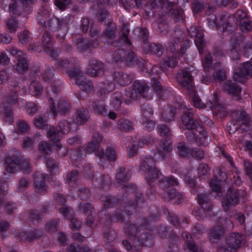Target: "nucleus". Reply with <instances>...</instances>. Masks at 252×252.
Listing matches in <instances>:
<instances>
[{
	"mask_svg": "<svg viewBox=\"0 0 252 252\" xmlns=\"http://www.w3.org/2000/svg\"><path fill=\"white\" fill-rule=\"evenodd\" d=\"M16 127L18 133H25L28 131L30 127L28 123L22 120H19L16 123Z\"/></svg>",
	"mask_w": 252,
	"mask_h": 252,
	"instance_id": "61",
	"label": "nucleus"
},
{
	"mask_svg": "<svg viewBox=\"0 0 252 252\" xmlns=\"http://www.w3.org/2000/svg\"><path fill=\"white\" fill-rule=\"evenodd\" d=\"M183 238L186 240V247L190 252H202V250L199 248L192 241L189 240L190 235L187 232H184L182 233Z\"/></svg>",
	"mask_w": 252,
	"mask_h": 252,
	"instance_id": "38",
	"label": "nucleus"
},
{
	"mask_svg": "<svg viewBox=\"0 0 252 252\" xmlns=\"http://www.w3.org/2000/svg\"><path fill=\"white\" fill-rule=\"evenodd\" d=\"M76 85L79 87L82 91L87 93L94 91V86L91 80L86 78L85 76L80 80V81H77V84Z\"/></svg>",
	"mask_w": 252,
	"mask_h": 252,
	"instance_id": "37",
	"label": "nucleus"
},
{
	"mask_svg": "<svg viewBox=\"0 0 252 252\" xmlns=\"http://www.w3.org/2000/svg\"><path fill=\"white\" fill-rule=\"evenodd\" d=\"M189 34L191 37L194 38V43L197 46L199 52L202 53V48L204 45L203 30L198 27L191 26L188 30Z\"/></svg>",
	"mask_w": 252,
	"mask_h": 252,
	"instance_id": "19",
	"label": "nucleus"
},
{
	"mask_svg": "<svg viewBox=\"0 0 252 252\" xmlns=\"http://www.w3.org/2000/svg\"><path fill=\"white\" fill-rule=\"evenodd\" d=\"M226 78V72L222 68H219L214 71L213 80L215 81L221 82Z\"/></svg>",
	"mask_w": 252,
	"mask_h": 252,
	"instance_id": "51",
	"label": "nucleus"
},
{
	"mask_svg": "<svg viewBox=\"0 0 252 252\" xmlns=\"http://www.w3.org/2000/svg\"><path fill=\"white\" fill-rule=\"evenodd\" d=\"M155 182L156 184L158 182L164 191L168 190L171 188V186H178L179 185L177 178L172 176L166 177L162 175L161 173L159 174V176H158Z\"/></svg>",
	"mask_w": 252,
	"mask_h": 252,
	"instance_id": "20",
	"label": "nucleus"
},
{
	"mask_svg": "<svg viewBox=\"0 0 252 252\" xmlns=\"http://www.w3.org/2000/svg\"><path fill=\"white\" fill-rule=\"evenodd\" d=\"M43 234L42 231L39 229H34L30 231L20 232L17 236L22 241L32 242L34 240L39 239Z\"/></svg>",
	"mask_w": 252,
	"mask_h": 252,
	"instance_id": "26",
	"label": "nucleus"
},
{
	"mask_svg": "<svg viewBox=\"0 0 252 252\" xmlns=\"http://www.w3.org/2000/svg\"><path fill=\"white\" fill-rule=\"evenodd\" d=\"M152 85L154 89L158 94L159 97L164 99L166 97L165 95V91L163 90L158 80L156 77H153L152 79Z\"/></svg>",
	"mask_w": 252,
	"mask_h": 252,
	"instance_id": "45",
	"label": "nucleus"
},
{
	"mask_svg": "<svg viewBox=\"0 0 252 252\" xmlns=\"http://www.w3.org/2000/svg\"><path fill=\"white\" fill-rule=\"evenodd\" d=\"M176 113V109L174 107H169L164 109L162 114V119L165 122H169L174 120Z\"/></svg>",
	"mask_w": 252,
	"mask_h": 252,
	"instance_id": "42",
	"label": "nucleus"
},
{
	"mask_svg": "<svg viewBox=\"0 0 252 252\" xmlns=\"http://www.w3.org/2000/svg\"><path fill=\"white\" fill-rule=\"evenodd\" d=\"M132 87L141 97H146L148 96L149 87L145 81L136 80L134 81Z\"/></svg>",
	"mask_w": 252,
	"mask_h": 252,
	"instance_id": "28",
	"label": "nucleus"
},
{
	"mask_svg": "<svg viewBox=\"0 0 252 252\" xmlns=\"http://www.w3.org/2000/svg\"><path fill=\"white\" fill-rule=\"evenodd\" d=\"M104 71L103 64L98 60L92 58L89 61L88 72L92 77L101 75Z\"/></svg>",
	"mask_w": 252,
	"mask_h": 252,
	"instance_id": "22",
	"label": "nucleus"
},
{
	"mask_svg": "<svg viewBox=\"0 0 252 252\" xmlns=\"http://www.w3.org/2000/svg\"><path fill=\"white\" fill-rule=\"evenodd\" d=\"M47 17H44L43 14L38 17L39 24L48 30H56L57 38L61 37L63 40L68 31V25L70 22V16L68 15L64 18H52L47 21Z\"/></svg>",
	"mask_w": 252,
	"mask_h": 252,
	"instance_id": "5",
	"label": "nucleus"
},
{
	"mask_svg": "<svg viewBox=\"0 0 252 252\" xmlns=\"http://www.w3.org/2000/svg\"><path fill=\"white\" fill-rule=\"evenodd\" d=\"M145 47H148L149 52H150L151 54L156 55L158 57L161 56L163 54V48L159 44L152 43L149 45H146Z\"/></svg>",
	"mask_w": 252,
	"mask_h": 252,
	"instance_id": "44",
	"label": "nucleus"
},
{
	"mask_svg": "<svg viewBox=\"0 0 252 252\" xmlns=\"http://www.w3.org/2000/svg\"><path fill=\"white\" fill-rule=\"evenodd\" d=\"M114 81L119 85L126 86L130 84L133 80V76L128 73L121 71H115L113 74Z\"/></svg>",
	"mask_w": 252,
	"mask_h": 252,
	"instance_id": "21",
	"label": "nucleus"
},
{
	"mask_svg": "<svg viewBox=\"0 0 252 252\" xmlns=\"http://www.w3.org/2000/svg\"><path fill=\"white\" fill-rule=\"evenodd\" d=\"M118 152L115 146L110 145L106 148V157L111 161H115L117 158Z\"/></svg>",
	"mask_w": 252,
	"mask_h": 252,
	"instance_id": "52",
	"label": "nucleus"
},
{
	"mask_svg": "<svg viewBox=\"0 0 252 252\" xmlns=\"http://www.w3.org/2000/svg\"><path fill=\"white\" fill-rule=\"evenodd\" d=\"M78 210L84 214H93L94 209L90 203L81 202L78 205Z\"/></svg>",
	"mask_w": 252,
	"mask_h": 252,
	"instance_id": "50",
	"label": "nucleus"
},
{
	"mask_svg": "<svg viewBox=\"0 0 252 252\" xmlns=\"http://www.w3.org/2000/svg\"><path fill=\"white\" fill-rule=\"evenodd\" d=\"M89 119V115L86 111L84 108H81L77 110L72 121L73 123L77 125H83Z\"/></svg>",
	"mask_w": 252,
	"mask_h": 252,
	"instance_id": "29",
	"label": "nucleus"
},
{
	"mask_svg": "<svg viewBox=\"0 0 252 252\" xmlns=\"http://www.w3.org/2000/svg\"><path fill=\"white\" fill-rule=\"evenodd\" d=\"M213 172L215 178L220 182L225 181L227 179L226 173L222 171L220 168L216 167L214 168Z\"/></svg>",
	"mask_w": 252,
	"mask_h": 252,
	"instance_id": "63",
	"label": "nucleus"
},
{
	"mask_svg": "<svg viewBox=\"0 0 252 252\" xmlns=\"http://www.w3.org/2000/svg\"><path fill=\"white\" fill-rule=\"evenodd\" d=\"M49 178L48 174L36 173L33 181L34 191L38 194H44L47 191L48 186L45 180Z\"/></svg>",
	"mask_w": 252,
	"mask_h": 252,
	"instance_id": "17",
	"label": "nucleus"
},
{
	"mask_svg": "<svg viewBox=\"0 0 252 252\" xmlns=\"http://www.w3.org/2000/svg\"><path fill=\"white\" fill-rule=\"evenodd\" d=\"M153 218L152 217L148 218H142L137 219L136 223L138 225L139 228L142 229L148 228L149 226L152 224Z\"/></svg>",
	"mask_w": 252,
	"mask_h": 252,
	"instance_id": "56",
	"label": "nucleus"
},
{
	"mask_svg": "<svg viewBox=\"0 0 252 252\" xmlns=\"http://www.w3.org/2000/svg\"><path fill=\"white\" fill-rule=\"evenodd\" d=\"M220 182L215 177L210 182V186L212 189V191L215 193V196H216L220 197L222 195Z\"/></svg>",
	"mask_w": 252,
	"mask_h": 252,
	"instance_id": "48",
	"label": "nucleus"
},
{
	"mask_svg": "<svg viewBox=\"0 0 252 252\" xmlns=\"http://www.w3.org/2000/svg\"><path fill=\"white\" fill-rule=\"evenodd\" d=\"M122 100L121 93L117 92L114 93L112 96L111 104L114 108L118 109L121 105Z\"/></svg>",
	"mask_w": 252,
	"mask_h": 252,
	"instance_id": "60",
	"label": "nucleus"
},
{
	"mask_svg": "<svg viewBox=\"0 0 252 252\" xmlns=\"http://www.w3.org/2000/svg\"><path fill=\"white\" fill-rule=\"evenodd\" d=\"M116 236V232L111 228L106 229L104 232V237L108 243L113 242Z\"/></svg>",
	"mask_w": 252,
	"mask_h": 252,
	"instance_id": "62",
	"label": "nucleus"
},
{
	"mask_svg": "<svg viewBox=\"0 0 252 252\" xmlns=\"http://www.w3.org/2000/svg\"><path fill=\"white\" fill-rule=\"evenodd\" d=\"M47 119L44 115L36 116L34 120V126L39 128L43 129L47 126Z\"/></svg>",
	"mask_w": 252,
	"mask_h": 252,
	"instance_id": "58",
	"label": "nucleus"
},
{
	"mask_svg": "<svg viewBox=\"0 0 252 252\" xmlns=\"http://www.w3.org/2000/svg\"><path fill=\"white\" fill-rule=\"evenodd\" d=\"M168 198L173 200L174 203L179 204L181 202L183 196L180 192L177 191L174 189L171 188L168 190H166Z\"/></svg>",
	"mask_w": 252,
	"mask_h": 252,
	"instance_id": "40",
	"label": "nucleus"
},
{
	"mask_svg": "<svg viewBox=\"0 0 252 252\" xmlns=\"http://www.w3.org/2000/svg\"><path fill=\"white\" fill-rule=\"evenodd\" d=\"M250 122V119L248 115L245 112H240L238 114L237 119L235 121H232L230 125L227 126L229 132H234L240 128L244 129L242 127L243 126H247Z\"/></svg>",
	"mask_w": 252,
	"mask_h": 252,
	"instance_id": "18",
	"label": "nucleus"
},
{
	"mask_svg": "<svg viewBox=\"0 0 252 252\" xmlns=\"http://www.w3.org/2000/svg\"><path fill=\"white\" fill-rule=\"evenodd\" d=\"M42 41L44 47V51H49L51 48V46H52L53 39L49 32L45 31L43 33L42 37Z\"/></svg>",
	"mask_w": 252,
	"mask_h": 252,
	"instance_id": "47",
	"label": "nucleus"
},
{
	"mask_svg": "<svg viewBox=\"0 0 252 252\" xmlns=\"http://www.w3.org/2000/svg\"><path fill=\"white\" fill-rule=\"evenodd\" d=\"M42 87L39 82L35 81L32 82L30 87V91L32 95H39L42 92Z\"/></svg>",
	"mask_w": 252,
	"mask_h": 252,
	"instance_id": "54",
	"label": "nucleus"
},
{
	"mask_svg": "<svg viewBox=\"0 0 252 252\" xmlns=\"http://www.w3.org/2000/svg\"><path fill=\"white\" fill-rule=\"evenodd\" d=\"M250 75H252V63L246 62L241 64L238 70L234 72V80H228L224 83L223 86L224 91L232 94L235 100L240 99L241 97L239 94L241 90L235 82L243 83L247 78V76Z\"/></svg>",
	"mask_w": 252,
	"mask_h": 252,
	"instance_id": "4",
	"label": "nucleus"
},
{
	"mask_svg": "<svg viewBox=\"0 0 252 252\" xmlns=\"http://www.w3.org/2000/svg\"><path fill=\"white\" fill-rule=\"evenodd\" d=\"M38 149L39 153L44 155H49L52 152L51 145L44 141L39 143Z\"/></svg>",
	"mask_w": 252,
	"mask_h": 252,
	"instance_id": "53",
	"label": "nucleus"
},
{
	"mask_svg": "<svg viewBox=\"0 0 252 252\" xmlns=\"http://www.w3.org/2000/svg\"><path fill=\"white\" fill-rule=\"evenodd\" d=\"M131 172L128 168L124 166L119 167L116 171V181L117 183L123 185L129 180Z\"/></svg>",
	"mask_w": 252,
	"mask_h": 252,
	"instance_id": "24",
	"label": "nucleus"
},
{
	"mask_svg": "<svg viewBox=\"0 0 252 252\" xmlns=\"http://www.w3.org/2000/svg\"><path fill=\"white\" fill-rule=\"evenodd\" d=\"M18 39L20 43L23 44H26L31 40L32 37L28 31L24 30L19 33Z\"/></svg>",
	"mask_w": 252,
	"mask_h": 252,
	"instance_id": "59",
	"label": "nucleus"
},
{
	"mask_svg": "<svg viewBox=\"0 0 252 252\" xmlns=\"http://www.w3.org/2000/svg\"><path fill=\"white\" fill-rule=\"evenodd\" d=\"M116 37V26L112 24H109L107 27L105 29L104 32L100 36V38H106L108 41L111 43L114 46H121L122 42L119 41H115L112 42L114 39Z\"/></svg>",
	"mask_w": 252,
	"mask_h": 252,
	"instance_id": "23",
	"label": "nucleus"
},
{
	"mask_svg": "<svg viewBox=\"0 0 252 252\" xmlns=\"http://www.w3.org/2000/svg\"><path fill=\"white\" fill-rule=\"evenodd\" d=\"M92 182L94 185L99 187H104L111 184V181L108 175H103L99 180L97 179L96 175L92 174Z\"/></svg>",
	"mask_w": 252,
	"mask_h": 252,
	"instance_id": "36",
	"label": "nucleus"
},
{
	"mask_svg": "<svg viewBox=\"0 0 252 252\" xmlns=\"http://www.w3.org/2000/svg\"><path fill=\"white\" fill-rule=\"evenodd\" d=\"M122 34L120 38V41L122 42V44H126L127 45H130L131 42L128 38L127 35L126 33H129V30L126 24H124L122 27Z\"/></svg>",
	"mask_w": 252,
	"mask_h": 252,
	"instance_id": "57",
	"label": "nucleus"
},
{
	"mask_svg": "<svg viewBox=\"0 0 252 252\" xmlns=\"http://www.w3.org/2000/svg\"><path fill=\"white\" fill-rule=\"evenodd\" d=\"M176 153L181 158H187L190 156L191 150L184 143L179 142L176 146Z\"/></svg>",
	"mask_w": 252,
	"mask_h": 252,
	"instance_id": "41",
	"label": "nucleus"
},
{
	"mask_svg": "<svg viewBox=\"0 0 252 252\" xmlns=\"http://www.w3.org/2000/svg\"><path fill=\"white\" fill-rule=\"evenodd\" d=\"M177 78L178 82L183 87L190 92H193V79L190 71L183 69L178 73Z\"/></svg>",
	"mask_w": 252,
	"mask_h": 252,
	"instance_id": "16",
	"label": "nucleus"
},
{
	"mask_svg": "<svg viewBox=\"0 0 252 252\" xmlns=\"http://www.w3.org/2000/svg\"><path fill=\"white\" fill-rule=\"evenodd\" d=\"M192 109H186L182 116L183 124L188 129H196L199 133V135H202L203 133H207L205 127L199 124L198 121L194 120L193 114L191 111Z\"/></svg>",
	"mask_w": 252,
	"mask_h": 252,
	"instance_id": "12",
	"label": "nucleus"
},
{
	"mask_svg": "<svg viewBox=\"0 0 252 252\" xmlns=\"http://www.w3.org/2000/svg\"><path fill=\"white\" fill-rule=\"evenodd\" d=\"M14 89L11 91V94L8 96H5L3 98L2 106L3 108L8 107V105H15L18 102L17 92L19 90L17 83H14Z\"/></svg>",
	"mask_w": 252,
	"mask_h": 252,
	"instance_id": "25",
	"label": "nucleus"
},
{
	"mask_svg": "<svg viewBox=\"0 0 252 252\" xmlns=\"http://www.w3.org/2000/svg\"><path fill=\"white\" fill-rule=\"evenodd\" d=\"M74 44L80 52H84L87 50V40L84 38H77Z\"/></svg>",
	"mask_w": 252,
	"mask_h": 252,
	"instance_id": "55",
	"label": "nucleus"
},
{
	"mask_svg": "<svg viewBox=\"0 0 252 252\" xmlns=\"http://www.w3.org/2000/svg\"><path fill=\"white\" fill-rule=\"evenodd\" d=\"M138 229L135 224L126 223L125 225V233L131 240V243L126 240L122 241V244L127 251L139 252L143 246L150 247L153 245V238L150 233L143 232L136 236Z\"/></svg>",
	"mask_w": 252,
	"mask_h": 252,
	"instance_id": "3",
	"label": "nucleus"
},
{
	"mask_svg": "<svg viewBox=\"0 0 252 252\" xmlns=\"http://www.w3.org/2000/svg\"><path fill=\"white\" fill-rule=\"evenodd\" d=\"M9 52L13 57L16 58V61L13 65L14 69L20 73L27 71L29 68L27 55L15 47L11 48Z\"/></svg>",
	"mask_w": 252,
	"mask_h": 252,
	"instance_id": "10",
	"label": "nucleus"
},
{
	"mask_svg": "<svg viewBox=\"0 0 252 252\" xmlns=\"http://www.w3.org/2000/svg\"><path fill=\"white\" fill-rule=\"evenodd\" d=\"M2 7L4 11L10 12L14 16L19 15L21 13V11L18 7L15 0H3Z\"/></svg>",
	"mask_w": 252,
	"mask_h": 252,
	"instance_id": "27",
	"label": "nucleus"
},
{
	"mask_svg": "<svg viewBox=\"0 0 252 252\" xmlns=\"http://www.w3.org/2000/svg\"><path fill=\"white\" fill-rule=\"evenodd\" d=\"M98 87L100 90L99 93L100 94L105 95L114 90L115 83L111 81H106L100 84Z\"/></svg>",
	"mask_w": 252,
	"mask_h": 252,
	"instance_id": "43",
	"label": "nucleus"
},
{
	"mask_svg": "<svg viewBox=\"0 0 252 252\" xmlns=\"http://www.w3.org/2000/svg\"><path fill=\"white\" fill-rule=\"evenodd\" d=\"M49 98L48 100L49 104L51 111L52 112L54 116L57 115V112L61 115H66L69 112L71 108L70 103L67 99H62L59 100L57 104V109L55 107V103L53 97L51 96L49 94Z\"/></svg>",
	"mask_w": 252,
	"mask_h": 252,
	"instance_id": "14",
	"label": "nucleus"
},
{
	"mask_svg": "<svg viewBox=\"0 0 252 252\" xmlns=\"http://www.w3.org/2000/svg\"><path fill=\"white\" fill-rule=\"evenodd\" d=\"M73 124L72 121L62 120L59 122L56 129L54 127H50L47 132V136L54 144L58 143L61 138L62 134H67L71 129Z\"/></svg>",
	"mask_w": 252,
	"mask_h": 252,
	"instance_id": "9",
	"label": "nucleus"
},
{
	"mask_svg": "<svg viewBox=\"0 0 252 252\" xmlns=\"http://www.w3.org/2000/svg\"><path fill=\"white\" fill-rule=\"evenodd\" d=\"M171 151L169 143L165 140H161L157 148V153L161 158H165Z\"/></svg>",
	"mask_w": 252,
	"mask_h": 252,
	"instance_id": "30",
	"label": "nucleus"
},
{
	"mask_svg": "<svg viewBox=\"0 0 252 252\" xmlns=\"http://www.w3.org/2000/svg\"><path fill=\"white\" fill-rule=\"evenodd\" d=\"M224 222H226V224L228 225L232 224L230 220L219 218L218 225L212 227L210 229L209 232V239L211 242L217 243L224 234V230L222 225L225 224Z\"/></svg>",
	"mask_w": 252,
	"mask_h": 252,
	"instance_id": "15",
	"label": "nucleus"
},
{
	"mask_svg": "<svg viewBox=\"0 0 252 252\" xmlns=\"http://www.w3.org/2000/svg\"><path fill=\"white\" fill-rule=\"evenodd\" d=\"M89 108L92 110L93 109L94 112L95 113L99 114L101 116H106L108 114L107 109L105 108V106L99 103V102L92 101L91 102H89L88 105Z\"/></svg>",
	"mask_w": 252,
	"mask_h": 252,
	"instance_id": "34",
	"label": "nucleus"
},
{
	"mask_svg": "<svg viewBox=\"0 0 252 252\" xmlns=\"http://www.w3.org/2000/svg\"><path fill=\"white\" fill-rule=\"evenodd\" d=\"M168 198L173 200L174 203L179 204L181 202L183 196L180 192L177 191L174 189L171 188L168 190H166Z\"/></svg>",
	"mask_w": 252,
	"mask_h": 252,
	"instance_id": "39",
	"label": "nucleus"
},
{
	"mask_svg": "<svg viewBox=\"0 0 252 252\" xmlns=\"http://www.w3.org/2000/svg\"><path fill=\"white\" fill-rule=\"evenodd\" d=\"M231 41L229 56L232 60H236L239 59L240 46L237 41H233L232 39Z\"/></svg>",
	"mask_w": 252,
	"mask_h": 252,
	"instance_id": "35",
	"label": "nucleus"
},
{
	"mask_svg": "<svg viewBox=\"0 0 252 252\" xmlns=\"http://www.w3.org/2000/svg\"><path fill=\"white\" fill-rule=\"evenodd\" d=\"M138 61V57L133 52L129 53L126 58V63L129 66L137 64Z\"/></svg>",
	"mask_w": 252,
	"mask_h": 252,
	"instance_id": "64",
	"label": "nucleus"
},
{
	"mask_svg": "<svg viewBox=\"0 0 252 252\" xmlns=\"http://www.w3.org/2000/svg\"><path fill=\"white\" fill-rule=\"evenodd\" d=\"M245 236L239 233H231L227 238V247L224 248V252H236V250L245 243Z\"/></svg>",
	"mask_w": 252,
	"mask_h": 252,
	"instance_id": "13",
	"label": "nucleus"
},
{
	"mask_svg": "<svg viewBox=\"0 0 252 252\" xmlns=\"http://www.w3.org/2000/svg\"><path fill=\"white\" fill-rule=\"evenodd\" d=\"M67 72L70 78L74 79L76 84H77V81H80L85 76L84 73L78 67H73Z\"/></svg>",
	"mask_w": 252,
	"mask_h": 252,
	"instance_id": "46",
	"label": "nucleus"
},
{
	"mask_svg": "<svg viewBox=\"0 0 252 252\" xmlns=\"http://www.w3.org/2000/svg\"><path fill=\"white\" fill-rule=\"evenodd\" d=\"M245 194L242 190L229 188L226 195L223 197L222 206L224 210L228 211L230 208L238 204L240 198L244 196Z\"/></svg>",
	"mask_w": 252,
	"mask_h": 252,
	"instance_id": "11",
	"label": "nucleus"
},
{
	"mask_svg": "<svg viewBox=\"0 0 252 252\" xmlns=\"http://www.w3.org/2000/svg\"><path fill=\"white\" fill-rule=\"evenodd\" d=\"M198 202L201 205L203 209L210 211L212 208V205L210 202V193H203L198 195Z\"/></svg>",
	"mask_w": 252,
	"mask_h": 252,
	"instance_id": "31",
	"label": "nucleus"
},
{
	"mask_svg": "<svg viewBox=\"0 0 252 252\" xmlns=\"http://www.w3.org/2000/svg\"><path fill=\"white\" fill-rule=\"evenodd\" d=\"M208 26L212 29L219 28L222 27L221 32L225 33L226 35H230L231 37L233 35L235 27L230 22V18L226 15H220L216 17L214 14L208 15L207 18Z\"/></svg>",
	"mask_w": 252,
	"mask_h": 252,
	"instance_id": "7",
	"label": "nucleus"
},
{
	"mask_svg": "<svg viewBox=\"0 0 252 252\" xmlns=\"http://www.w3.org/2000/svg\"><path fill=\"white\" fill-rule=\"evenodd\" d=\"M212 101L213 103L210 107L213 108L214 113L220 117L224 116L226 114L225 108L219 102L216 96L213 97Z\"/></svg>",
	"mask_w": 252,
	"mask_h": 252,
	"instance_id": "32",
	"label": "nucleus"
},
{
	"mask_svg": "<svg viewBox=\"0 0 252 252\" xmlns=\"http://www.w3.org/2000/svg\"><path fill=\"white\" fill-rule=\"evenodd\" d=\"M117 128L121 131L128 132L132 129V126L129 120L121 119L118 122Z\"/></svg>",
	"mask_w": 252,
	"mask_h": 252,
	"instance_id": "49",
	"label": "nucleus"
},
{
	"mask_svg": "<svg viewBox=\"0 0 252 252\" xmlns=\"http://www.w3.org/2000/svg\"><path fill=\"white\" fill-rule=\"evenodd\" d=\"M123 188L126 195L121 198L119 196L114 197L105 194L100 196V199L103 202L105 209L116 207L112 215L108 218L111 222H124L126 215H131L136 211V207H141L145 203L142 194L136 192L137 187L135 185H124Z\"/></svg>",
	"mask_w": 252,
	"mask_h": 252,
	"instance_id": "1",
	"label": "nucleus"
},
{
	"mask_svg": "<svg viewBox=\"0 0 252 252\" xmlns=\"http://www.w3.org/2000/svg\"><path fill=\"white\" fill-rule=\"evenodd\" d=\"M184 32L179 29L174 30L171 35V41L167 45V50L171 55H168L167 57L163 58L160 61V65L162 68L168 69L169 68H174L177 65L178 62L175 52L177 49V46L180 44V48L179 54L183 56L185 51L189 47V40L185 39Z\"/></svg>",
	"mask_w": 252,
	"mask_h": 252,
	"instance_id": "2",
	"label": "nucleus"
},
{
	"mask_svg": "<svg viewBox=\"0 0 252 252\" xmlns=\"http://www.w3.org/2000/svg\"><path fill=\"white\" fill-rule=\"evenodd\" d=\"M155 163V160L152 156L141 157L140 169L146 173L145 178L150 185L156 181L160 173L156 168Z\"/></svg>",
	"mask_w": 252,
	"mask_h": 252,
	"instance_id": "8",
	"label": "nucleus"
},
{
	"mask_svg": "<svg viewBox=\"0 0 252 252\" xmlns=\"http://www.w3.org/2000/svg\"><path fill=\"white\" fill-rule=\"evenodd\" d=\"M78 179V171L72 170L67 174L65 178V183L73 189H76L78 186L77 181Z\"/></svg>",
	"mask_w": 252,
	"mask_h": 252,
	"instance_id": "33",
	"label": "nucleus"
},
{
	"mask_svg": "<svg viewBox=\"0 0 252 252\" xmlns=\"http://www.w3.org/2000/svg\"><path fill=\"white\" fill-rule=\"evenodd\" d=\"M17 152L15 155H9L5 159V170L9 173H14L22 170L25 174L30 173L32 170V166L28 158L22 160L17 156Z\"/></svg>",
	"mask_w": 252,
	"mask_h": 252,
	"instance_id": "6",
	"label": "nucleus"
}]
</instances>
